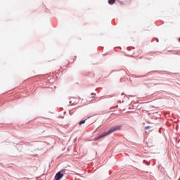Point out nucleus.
<instances>
[{
    "label": "nucleus",
    "mask_w": 180,
    "mask_h": 180,
    "mask_svg": "<svg viewBox=\"0 0 180 180\" xmlns=\"http://www.w3.org/2000/svg\"><path fill=\"white\" fill-rule=\"evenodd\" d=\"M150 128V126H148V127H145V129H149Z\"/></svg>",
    "instance_id": "423d86ee"
},
{
    "label": "nucleus",
    "mask_w": 180,
    "mask_h": 180,
    "mask_svg": "<svg viewBox=\"0 0 180 180\" xmlns=\"http://www.w3.org/2000/svg\"><path fill=\"white\" fill-rule=\"evenodd\" d=\"M64 176V174H62L60 172H58L56 175H55V180H61V179Z\"/></svg>",
    "instance_id": "f03ea898"
},
{
    "label": "nucleus",
    "mask_w": 180,
    "mask_h": 180,
    "mask_svg": "<svg viewBox=\"0 0 180 180\" xmlns=\"http://www.w3.org/2000/svg\"><path fill=\"white\" fill-rule=\"evenodd\" d=\"M121 129H122V126H120V125L111 128L110 129H109L108 132H104L102 134H100L99 136H97V138L96 139V141L100 139L104 138L105 136H107L112 134L114 131H120Z\"/></svg>",
    "instance_id": "f257e3e1"
},
{
    "label": "nucleus",
    "mask_w": 180,
    "mask_h": 180,
    "mask_svg": "<svg viewBox=\"0 0 180 180\" xmlns=\"http://www.w3.org/2000/svg\"><path fill=\"white\" fill-rule=\"evenodd\" d=\"M79 101H77L75 98H72V100L71 101H70V103L72 104V105H77Z\"/></svg>",
    "instance_id": "7ed1b4c3"
},
{
    "label": "nucleus",
    "mask_w": 180,
    "mask_h": 180,
    "mask_svg": "<svg viewBox=\"0 0 180 180\" xmlns=\"http://www.w3.org/2000/svg\"><path fill=\"white\" fill-rule=\"evenodd\" d=\"M115 2V0H109L108 4L110 5H113Z\"/></svg>",
    "instance_id": "20e7f679"
},
{
    "label": "nucleus",
    "mask_w": 180,
    "mask_h": 180,
    "mask_svg": "<svg viewBox=\"0 0 180 180\" xmlns=\"http://www.w3.org/2000/svg\"><path fill=\"white\" fill-rule=\"evenodd\" d=\"M85 122H86V120H81L80 122H78V124L82 125V124H85Z\"/></svg>",
    "instance_id": "39448f33"
}]
</instances>
